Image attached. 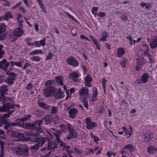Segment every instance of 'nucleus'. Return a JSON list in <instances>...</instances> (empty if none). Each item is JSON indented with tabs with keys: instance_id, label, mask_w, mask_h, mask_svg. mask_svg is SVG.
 Listing matches in <instances>:
<instances>
[{
	"instance_id": "1",
	"label": "nucleus",
	"mask_w": 157,
	"mask_h": 157,
	"mask_svg": "<svg viewBox=\"0 0 157 157\" xmlns=\"http://www.w3.org/2000/svg\"><path fill=\"white\" fill-rule=\"evenodd\" d=\"M48 139L47 138L42 137L39 134L33 133L30 136V140L33 142H35L37 144L32 146L30 149L32 150H36L38 149L39 147H41L46 142Z\"/></svg>"
},
{
	"instance_id": "2",
	"label": "nucleus",
	"mask_w": 157,
	"mask_h": 157,
	"mask_svg": "<svg viewBox=\"0 0 157 157\" xmlns=\"http://www.w3.org/2000/svg\"><path fill=\"white\" fill-rule=\"evenodd\" d=\"M42 121H43L41 120H36L33 123H26L22 125L21 126L25 128L35 130L36 132L35 134H38V133H40L42 131L40 128Z\"/></svg>"
},
{
	"instance_id": "3",
	"label": "nucleus",
	"mask_w": 157,
	"mask_h": 157,
	"mask_svg": "<svg viewBox=\"0 0 157 157\" xmlns=\"http://www.w3.org/2000/svg\"><path fill=\"white\" fill-rule=\"evenodd\" d=\"M10 63L7 62L5 59L0 61V68L5 71L6 74L8 75L7 82L9 85H10V69L8 71H6Z\"/></svg>"
},
{
	"instance_id": "4",
	"label": "nucleus",
	"mask_w": 157,
	"mask_h": 157,
	"mask_svg": "<svg viewBox=\"0 0 157 157\" xmlns=\"http://www.w3.org/2000/svg\"><path fill=\"white\" fill-rule=\"evenodd\" d=\"M67 127L69 133L67 135V138L68 139L76 138L77 137V133L74 129L73 126L70 124H68Z\"/></svg>"
},
{
	"instance_id": "5",
	"label": "nucleus",
	"mask_w": 157,
	"mask_h": 157,
	"mask_svg": "<svg viewBox=\"0 0 157 157\" xmlns=\"http://www.w3.org/2000/svg\"><path fill=\"white\" fill-rule=\"evenodd\" d=\"M29 148L26 146L22 144L18 147V154L27 156L29 155Z\"/></svg>"
},
{
	"instance_id": "6",
	"label": "nucleus",
	"mask_w": 157,
	"mask_h": 157,
	"mask_svg": "<svg viewBox=\"0 0 157 157\" xmlns=\"http://www.w3.org/2000/svg\"><path fill=\"white\" fill-rule=\"evenodd\" d=\"M24 33V31L22 29H20L18 28H16L14 31L12 32L11 34L13 35L11 40V42H13L16 40L17 37L21 36Z\"/></svg>"
},
{
	"instance_id": "7",
	"label": "nucleus",
	"mask_w": 157,
	"mask_h": 157,
	"mask_svg": "<svg viewBox=\"0 0 157 157\" xmlns=\"http://www.w3.org/2000/svg\"><path fill=\"white\" fill-rule=\"evenodd\" d=\"M56 90V88L52 86H47L46 88L44 90L43 93L46 96L48 97L53 95Z\"/></svg>"
},
{
	"instance_id": "8",
	"label": "nucleus",
	"mask_w": 157,
	"mask_h": 157,
	"mask_svg": "<svg viewBox=\"0 0 157 157\" xmlns=\"http://www.w3.org/2000/svg\"><path fill=\"white\" fill-rule=\"evenodd\" d=\"M149 78V75L147 73H144L143 74L141 78L138 79L136 81V83L138 84L145 83L147 82Z\"/></svg>"
},
{
	"instance_id": "9",
	"label": "nucleus",
	"mask_w": 157,
	"mask_h": 157,
	"mask_svg": "<svg viewBox=\"0 0 157 157\" xmlns=\"http://www.w3.org/2000/svg\"><path fill=\"white\" fill-rule=\"evenodd\" d=\"M66 60L68 64L73 67H77L79 65L77 60L73 56H70Z\"/></svg>"
},
{
	"instance_id": "10",
	"label": "nucleus",
	"mask_w": 157,
	"mask_h": 157,
	"mask_svg": "<svg viewBox=\"0 0 157 157\" xmlns=\"http://www.w3.org/2000/svg\"><path fill=\"white\" fill-rule=\"evenodd\" d=\"M86 124L87 128L88 129H93L97 125L95 122L91 121V119L90 117H87L86 118Z\"/></svg>"
},
{
	"instance_id": "11",
	"label": "nucleus",
	"mask_w": 157,
	"mask_h": 157,
	"mask_svg": "<svg viewBox=\"0 0 157 157\" xmlns=\"http://www.w3.org/2000/svg\"><path fill=\"white\" fill-rule=\"evenodd\" d=\"M88 91V88L82 87L81 89L79 92L80 98H87L89 96Z\"/></svg>"
},
{
	"instance_id": "12",
	"label": "nucleus",
	"mask_w": 157,
	"mask_h": 157,
	"mask_svg": "<svg viewBox=\"0 0 157 157\" xmlns=\"http://www.w3.org/2000/svg\"><path fill=\"white\" fill-rule=\"evenodd\" d=\"M3 106H0V112H6L10 109V102H3Z\"/></svg>"
},
{
	"instance_id": "13",
	"label": "nucleus",
	"mask_w": 157,
	"mask_h": 157,
	"mask_svg": "<svg viewBox=\"0 0 157 157\" xmlns=\"http://www.w3.org/2000/svg\"><path fill=\"white\" fill-rule=\"evenodd\" d=\"M152 134H150L148 132L144 133L142 136V140L146 143L150 141L152 137Z\"/></svg>"
},
{
	"instance_id": "14",
	"label": "nucleus",
	"mask_w": 157,
	"mask_h": 157,
	"mask_svg": "<svg viewBox=\"0 0 157 157\" xmlns=\"http://www.w3.org/2000/svg\"><path fill=\"white\" fill-rule=\"evenodd\" d=\"M7 91V87L6 86H1L0 87V96L4 98H6L7 97H6L4 95L5 94Z\"/></svg>"
},
{
	"instance_id": "15",
	"label": "nucleus",
	"mask_w": 157,
	"mask_h": 157,
	"mask_svg": "<svg viewBox=\"0 0 157 157\" xmlns=\"http://www.w3.org/2000/svg\"><path fill=\"white\" fill-rule=\"evenodd\" d=\"M78 112V111L76 109H71L69 111L70 117L73 119L76 116Z\"/></svg>"
},
{
	"instance_id": "16",
	"label": "nucleus",
	"mask_w": 157,
	"mask_h": 157,
	"mask_svg": "<svg viewBox=\"0 0 157 157\" xmlns=\"http://www.w3.org/2000/svg\"><path fill=\"white\" fill-rule=\"evenodd\" d=\"M62 133V132L60 130H55L53 132V134L56 138V141L58 144H59L60 142L59 137Z\"/></svg>"
},
{
	"instance_id": "17",
	"label": "nucleus",
	"mask_w": 157,
	"mask_h": 157,
	"mask_svg": "<svg viewBox=\"0 0 157 157\" xmlns=\"http://www.w3.org/2000/svg\"><path fill=\"white\" fill-rule=\"evenodd\" d=\"M150 45L151 48L152 49L157 47V36H155L152 39L151 42L150 43Z\"/></svg>"
},
{
	"instance_id": "18",
	"label": "nucleus",
	"mask_w": 157,
	"mask_h": 157,
	"mask_svg": "<svg viewBox=\"0 0 157 157\" xmlns=\"http://www.w3.org/2000/svg\"><path fill=\"white\" fill-rule=\"evenodd\" d=\"M136 63L137 65L136 67V69L137 71H139L141 69L142 66L144 63L143 60H141V61L137 60Z\"/></svg>"
},
{
	"instance_id": "19",
	"label": "nucleus",
	"mask_w": 157,
	"mask_h": 157,
	"mask_svg": "<svg viewBox=\"0 0 157 157\" xmlns=\"http://www.w3.org/2000/svg\"><path fill=\"white\" fill-rule=\"evenodd\" d=\"M9 18H10V11H8L7 13H6L4 15L2 16H0V21H7Z\"/></svg>"
},
{
	"instance_id": "20",
	"label": "nucleus",
	"mask_w": 157,
	"mask_h": 157,
	"mask_svg": "<svg viewBox=\"0 0 157 157\" xmlns=\"http://www.w3.org/2000/svg\"><path fill=\"white\" fill-rule=\"evenodd\" d=\"M78 74L75 72H73L71 73L69 75V78L70 79L72 80L75 82H76L77 80V78L78 77Z\"/></svg>"
},
{
	"instance_id": "21",
	"label": "nucleus",
	"mask_w": 157,
	"mask_h": 157,
	"mask_svg": "<svg viewBox=\"0 0 157 157\" xmlns=\"http://www.w3.org/2000/svg\"><path fill=\"white\" fill-rule=\"evenodd\" d=\"M46 121L47 124H49L52 122L53 119L50 115H48L43 118Z\"/></svg>"
},
{
	"instance_id": "22",
	"label": "nucleus",
	"mask_w": 157,
	"mask_h": 157,
	"mask_svg": "<svg viewBox=\"0 0 157 157\" xmlns=\"http://www.w3.org/2000/svg\"><path fill=\"white\" fill-rule=\"evenodd\" d=\"M55 80L60 85H63V77L61 75H59L58 76L56 77H55V79L53 81H54Z\"/></svg>"
},
{
	"instance_id": "23",
	"label": "nucleus",
	"mask_w": 157,
	"mask_h": 157,
	"mask_svg": "<svg viewBox=\"0 0 157 157\" xmlns=\"http://www.w3.org/2000/svg\"><path fill=\"white\" fill-rule=\"evenodd\" d=\"M17 77V74L14 72H10V85L12 84L13 82Z\"/></svg>"
},
{
	"instance_id": "24",
	"label": "nucleus",
	"mask_w": 157,
	"mask_h": 157,
	"mask_svg": "<svg viewBox=\"0 0 157 157\" xmlns=\"http://www.w3.org/2000/svg\"><path fill=\"white\" fill-rule=\"evenodd\" d=\"M6 28L5 23L3 22L0 24V34H4Z\"/></svg>"
},
{
	"instance_id": "25",
	"label": "nucleus",
	"mask_w": 157,
	"mask_h": 157,
	"mask_svg": "<svg viewBox=\"0 0 157 157\" xmlns=\"http://www.w3.org/2000/svg\"><path fill=\"white\" fill-rule=\"evenodd\" d=\"M147 152L150 154H153L157 150V149L152 146H149L147 149Z\"/></svg>"
},
{
	"instance_id": "26",
	"label": "nucleus",
	"mask_w": 157,
	"mask_h": 157,
	"mask_svg": "<svg viewBox=\"0 0 157 157\" xmlns=\"http://www.w3.org/2000/svg\"><path fill=\"white\" fill-rule=\"evenodd\" d=\"M10 117V111H9L7 113L4 114L2 115L0 118L2 119V121L3 122L6 123V118Z\"/></svg>"
},
{
	"instance_id": "27",
	"label": "nucleus",
	"mask_w": 157,
	"mask_h": 157,
	"mask_svg": "<svg viewBox=\"0 0 157 157\" xmlns=\"http://www.w3.org/2000/svg\"><path fill=\"white\" fill-rule=\"evenodd\" d=\"M64 95L63 91H57L55 97L58 98H61L64 97Z\"/></svg>"
},
{
	"instance_id": "28",
	"label": "nucleus",
	"mask_w": 157,
	"mask_h": 157,
	"mask_svg": "<svg viewBox=\"0 0 157 157\" xmlns=\"http://www.w3.org/2000/svg\"><path fill=\"white\" fill-rule=\"evenodd\" d=\"M117 55L119 57H121L124 53V49L123 48H118L117 50Z\"/></svg>"
},
{
	"instance_id": "29",
	"label": "nucleus",
	"mask_w": 157,
	"mask_h": 157,
	"mask_svg": "<svg viewBox=\"0 0 157 157\" xmlns=\"http://www.w3.org/2000/svg\"><path fill=\"white\" fill-rule=\"evenodd\" d=\"M38 105L41 108L47 109L48 108L49 106L43 102L38 101Z\"/></svg>"
},
{
	"instance_id": "30",
	"label": "nucleus",
	"mask_w": 157,
	"mask_h": 157,
	"mask_svg": "<svg viewBox=\"0 0 157 157\" xmlns=\"http://www.w3.org/2000/svg\"><path fill=\"white\" fill-rule=\"evenodd\" d=\"M146 56L149 59L150 62L152 63L154 59L153 56L149 53V51H146Z\"/></svg>"
},
{
	"instance_id": "31",
	"label": "nucleus",
	"mask_w": 157,
	"mask_h": 157,
	"mask_svg": "<svg viewBox=\"0 0 157 157\" xmlns=\"http://www.w3.org/2000/svg\"><path fill=\"white\" fill-rule=\"evenodd\" d=\"M98 95V92L97 89L93 90V96L91 98L92 101H95L97 100V97Z\"/></svg>"
},
{
	"instance_id": "32",
	"label": "nucleus",
	"mask_w": 157,
	"mask_h": 157,
	"mask_svg": "<svg viewBox=\"0 0 157 157\" xmlns=\"http://www.w3.org/2000/svg\"><path fill=\"white\" fill-rule=\"evenodd\" d=\"M31 117V115L30 114L26 115L23 118L21 119H19L18 120H20L21 121L24 122L25 121L29 120Z\"/></svg>"
},
{
	"instance_id": "33",
	"label": "nucleus",
	"mask_w": 157,
	"mask_h": 157,
	"mask_svg": "<svg viewBox=\"0 0 157 157\" xmlns=\"http://www.w3.org/2000/svg\"><path fill=\"white\" fill-rule=\"evenodd\" d=\"M40 53H42V50H35L34 51H33L32 52L30 53L29 55L30 56H32L33 55H35L36 54Z\"/></svg>"
},
{
	"instance_id": "34",
	"label": "nucleus",
	"mask_w": 157,
	"mask_h": 157,
	"mask_svg": "<svg viewBox=\"0 0 157 157\" xmlns=\"http://www.w3.org/2000/svg\"><path fill=\"white\" fill-rule=\"evenodd\" d=\"M146 51H144L143 50H141L137 53V55L141 58L143 57L145 54L146 55Z\"/></svg>"
},
{
	"instance_id": "35",
	"label": "nucleus",
	"mask_w": 157,
	"mask_h": 157,
	"mask_svg": "<svg viewBox=\"0 0 157 157\" xmlns=\"http://www.w3.org/2000/svg\"><path fill=\"white\" fill-rule=\"evenodd\" d=\"M87 98H80V99L82 101L83 105L84 107L87 109H88V101L87 100Z\"/></svg>"
},
{
	"instance_id": "36",
	"label": "nucleus",
	"mask_w": 157,
	"mask_h": 157,
	"mask_svg": "<svg viewBox=\"0 0 157 157\" xmlns=\"http://www.w3.org/2000/svg\"><path fill=\"white\" fill-rule=\"evenodd\" d=\"M10 64L12 67L14 66L15 65L19 67H21L22 66L20 62L11 61Z\"/></svg>"
},
{
	"instance_id": "37",
	"label": "nucleus",
	"mask_w": 157,
	"mask_h": 157,
	"mask_svg": "<svg viewBox=\"0 0 157 157\" xmlns=\"http://www.w3.org/2000/svg\"><path fill=\"white\" fill-rule=\"evenodd\" d=\"M30 59L34 61H39L40 60V57L37 56H34L30 58Z\"/></svg>"
},
{
	"instance_id": "38",
	"label": "nucleus",
	"mask_w": 157,
	"mask_h": 157,
	"mask_svg": "<svg viewBox=\"0 0 157 157\" xmlns=\"http://www.w3.org/2000/svg\"><path fill=\"white\" fill-rule=\"evenodd\" d=\"M102 33V35L104 36L101 37V38L99 39V40L104 41L106 40V37H108V34L107 33L105 32H103Z\"/></svg>"
},
{
	"instance_id": "39",
	"label": "nucleus",
	"mask_w": 157,
	"mask_h": 157,
	"mask_svg": "<svg viewBox=\"0 0 157 157\" xmlns=\"http://www.w3.org/2000/svg\"><path fill=\"white\" fill-rule=\"evenodd\" d=\"M58 109V107L57 106L52 107L51 108V113L52 114H56L57 112Z\"/></svg>"
},
{
	"instance_id": "40",
	"label": "nucleus",
	"mask_w": 157,
	"mask_h": 157,
	"mask_svg": "<svg viewBox=\"0 0 157 157\" xmlns=\"http://www.w3.org/2000/svg\"><path fill=\"white\" fill-rule=\"evenodd\" d=\"M125 149L129 150L130 151L131 150H132L133 149V146L132 144H129L124 147V150H125Z\"/></svg>"
},
{
	"instance_id": "41",
	"label": "nucleus",
	"mask_w": 157,
	"mask_h": 157,
	"mask_svg": "<svg viewBox=\"0 0 157 157\" xmlns=\"http://www.w3.org/2000/svg\"><path fill=\"white\" fill-rule=\"evenodd\" d=\"M107 82V80L105 79V78H102V87L103 88V89L104 90V92L105 93V86H106V85L105 84V83Z\"/></svg>"
},
{
	"instance_id": "42",
	"label": "nucleus",
	"mask_w": 157,
	"mask_h": 157,
	"mask_svg": "<svg viewBox=\"0 0 157 157\" xmlns=\"http://www.w3.org/2000/svg\"><path fill=\"white\" fill-rule=\"evenodd\" d=\"M127 62L126 59L123 58L120 62L121 65L123 67H125L126 66V63Z\"/></svg>"
},
{
	"instance_id": "43",
	"label": "nucleus",
	"mask_w": 157,
	"mask_h": 157,
	"mask_svg": "<svg viewBox=\"0 0 157 157\" xmlns=\"http://www.w3.org/2000/svg\"><path fill=\"white\" fill-rule=\"evenodd\" d=\"M92 80V77L90 75H87L85 78V82L91 81Z\"/></svg>"
},
{
	"instance_id": "44",
	"label": "nucleus",
	"mask_w": 157,
	"mask_h": 157,
	"mask_svg": "<svg viewBox=\"0 0 157 157\" xmlns=\"http://www.w3.org/2000/svg\"><path fill=\"white\" fill-rule=\"evenodd\" d=\"M11 150L12 152L13 153L18 154V147H12Z\"/></svg>"
},
{
	"instance_id": "45",
	"label": "nucleus",
	"mask_w": 157,
	"mask_h": 157,
	"mask_svg": "<svg viewBox=\"0 0 157 157\" xmlns=\"http://www.w3.org/2000/svg\"><path fill=\"white\" fill-rule=\"evenodd\" d=\"M9 100H10V98H2V97H1V96H0V101L2 102V103L3 102H5Z\"/></svg>"
},
{
	"instance_id": "46",
	"label": "nucleus",
	"mask_w": 157,
	"mask_h": 157,
	"mask_svg": "<svg viewBox=\"0 0 157 157\" xmlns=\"http://www.w3.org/2000/svg\"><path fill=\"white\" fill-rule=\"evenodd\" d=\"M60 127L61 129L64 132H66L67 130V127L66 125L63 124H61L60 125Z\"/></svg>"
},
{
	"instance_id": "47",
	"label": "nucleus",
	"mask_w": 157,
	"mask_h": 157,
	"mask_svg": "<svg viewBox=\"0 0 157 157\" xmlns=\"http://www.w3.org/2000/svg\"><path fill=\"white\" fill-rule=\"evenodd\" d=\"M35 113L37 117H40L42 114V112L40 110H37L35 112Z\"/></svg>"
},
{
	"instance_id": "48",
	"label": "nucleus",
	"mask_w": 157,
	"mask_h": 157,
	"mask_svg": "<svg viewBox=\"0 0 157 157\" xmlns=\"http://www.w3.org/2000/svg\"><path fill=\"white\" fill-rule=\"evenodd\" d=\"M132 132V131L128 130V129L125 132V134L127 136H128V137H129L130 136Z\"/></svg>"
},
{
	"instance_id": "49",
	"label": "nucleus",
	"mask_w": 157,
	"mask_h": 157,
	"mask_svg": "<svg viewBox=\"0 0 157 157\" xmlns=\"http://www.w3.org/2000/svg\"><path fill=\"white\" fill-rule=\"evenodd\" d=\"M46 38L44 37L43 39L39 41L41 45L44 46L46 44Z\"/></svg>"
},
{
	"instance_id": "50",
	"label": "nucleus",
	"mask_w": 157,
	"mask_h": 157,
	"mask_svg": "<svg viewBox=\"0 0 157 157\" xmlns=\"http://www.w3.org/2000/svg\"><path fill=\"white\" fill-rule=\"evenodd\" d=\"M71 19L73 20L76 22L77 20L76 18L71 15L68 13L67 12H66L65 13Z\"/></svg>"
},
{
	"instance_id": "51",
	"label": "nucleus",
	"mask_w": 157,
	"mask_h": 157,
	"mask_svg": "<svg viewBox=\"0 0 157 157\" xmlns=\"http://www.w3.org/2000/svg\"><path fill=\"white\" fill-rule=\"evenodd\" d=\"M105 16V13L103 12H100L98 14V16L101 17H104Z\"/></svg>"
},
{
	"instance_id": "52",
	"label": "nucleus",
	"mask_w": 157,
	"mask_h": 157,
	"mask_svg": "<svg viewBox=\"0 0 157 157\" xmlns=\"http://www.w3.org/2000/svg\"><path fill=\"white\" fill-rule=\"evenodd\" d=\"M10 135L12 137L14 138L17 136V133L13 131H10Z\"/></svg>"
},
{
	"instance_id": "53",
	"label": "nucleus",
	"mask_w": 157,
	"mask_h": 157,
	"mask_svg": "<svg viewBox=\"0 0 157 157\" xmlns=\"http://www.w3.org/2000/svg\"><path fill=\"white\" fill-rule=\"evenodd\" d=\"M48 148L49 150L53 149V144L51 142H49L48 144Z\"/></svg>"
},
{
	"instance_id": "54",
	"label": "nucleus",
	"mask_w": 157,
	"mask_h": 157,
	"mask_svg": "<svg viewBox=\"0 0 157 157\" xmlns=\"http://www.w3.org/2000/svg\"><path fill=\"white\" fill-rule=\"evenodd\" d=\"M126 151L125 150H123L121 151V154L122 155L121 157H127L126 156Z\"/></svg>"
},
{
	"instance_id": "55",
	"label": "nucleus",
	"mask_w": 157,
	"mask_h": 157,
	"mask_svg": "<svg viewBox=\"0 0 157 157\" xmlns=\"http://www.w3.org/2000/svg\"><path fill=\"white\" fill-rule=\"evenodd\" d=\"M5 124L4 126V128L5 129H7L10 127V123L8 122L7 121H6V123L4 124Z\"/></svg>"
},
{
	"instance_id": "56",
	"label": "nucleus",
	"mask_w": 157,
	"mask_h": 157,
	"mask_svg": "<svg viewBox=\"0 0 157 157\" xmlns=\"http://www.w3.org/2000/svg\"><path fill=\"white\" fill-rule=\"evenodd\" d=\"M53 56V55L51 53V52H49L48 53L46 58V60H48L51 59Z\"/></svg>"
},
{
	"instance_id": "57",
	"label": "nucleus",
	"mask_w": 157,
	"mask_h": 157,
	"mask_svg": "<svg viewBox=\"0 0 157 157\" xmlns=\"http://www.w3.org/2000/svg\"><path fill=\"white\" fill-rule=\"evenodd\" d=\"M105 109L102 106H101L99 110V113H102L104 112Z\"/></svg>"
},
{
	"instance_id": "58",
	"label": "nucleus",
	"mask_w": 157,
	"mask_h": 157,
	"mask_svg": "<svg viewBox=\"0 0 157 157\" xmlns=\"http://www.w3.org/2000/svg\"><path fill=\"white\" fill-rule=\"evenodd\" d=\"M33 88V85L31 83L28 84L26 86V88L28 90H30Z\"/></svg>"
},
{
	"instance_id": "59",
	"label": "nucleus",
	"mask_w": 157,
	"mask_h": 157,
	"mask_svg": "<svg viewBox=\"0 0 157 157\" xmlns=\"http://www.w3.org/2000/svg\"><path fill=\"white\" fill-rule=\"evenodd\" d=\"M85 85L88 87H90L91 86V81L90 82H85Z\"/></svg>"
},
{
	"instance_id": "60",
	"label": "nucleus",
	"mask_w": 157,
	"mask_h": 157,
	"mask_svg": "<svg viewBox=\"0 0 157 157\" xmlns=\"http://www.w3.org/2000/svg\"><path fill=\"white\" fill-rule=\"evenodd\" d=\"M90 37L91 40H92V41H93V43L94 44H95L98 42L96 40V39L94 37H93L92 36L90 35Z\"/></svg>"
},
{
	"instance_id": "61",
	"label": "nucleus",
	"mask_w": 157,
	"mask_h": 157,
	"mask_svg": "<svg viewBox=\"0 0 157 157\" xmlns=\"http://www.w3.org/2000/svg\"><path fill=\"white\" fill-rule=\"evenodd\" d=\"M74 150L75 152L76 153L78 154H80L81 153V149H77L75 147L74 148Z\"/></svg>"
},
{
	"instance_id": "62",
	"label": "nucleus",
	"mask_w": 157,
	"mask_h": 157,
	"mask_svg": "<svg viewBox=\"0 0 157 157\" xmlns=\"http://www.w3.org/2000/svg\"><path fill=\"white\" fill-rule=\"evenodd\" d=\"M121 18L124 21H126L128 17L125 15L123 14L121 16Z\"/></svg>"
},
{
	"instance_id": "63",
	"label": "nucleus",
	"mask_w": 157,
	"mask_h": 157,
	"mask_svg": "<svg viewBox=\"0 0 157 157\" xmlns=\"http://www.w3.org/2000/svg\"><path fill=\"white\" fill-rule=\"evenodd\" d=\"M15 106H16L17 107H20V105H15V104H10V109H13Z\"/></svg>"
},
{
	"instance_id": "64",
	"label": "nucleus",
	"mask_w": 157,
	"mask_h": 157,
	"mask_svg": "<svg viewBox=\"0 0 157 157\" xmlns=\"http://www.w3.org/2000/svg\"><path fill=\"white\" fill-rule=\"evenodd\" d=\"M0 144L1 145V149H4V143L2 141H0Z\"/></svg>"
}]
</instances>
